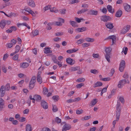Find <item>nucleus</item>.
<instances>
[{
	"label": "nucleus",
	"mask_w": 131,
	"mask_h": 131,
	"mask_svg": "<svg viewBox=\"0 0 131 131\" xmlns=\"http://www.w3.org/2000/svg\"><path fill=\"white\" fill-rule=\"evenodd\" d=\"M37 81L41 84L42 82V78L41 76H37Z\"/></svg>",
	"instance_id": "obj_35"
},
{
	"label": "nucleus",
	"mask_w": 131,
	"mask_h": 131,
	"mask_svg": "<svg viewBox=\"0 0 131 131\" xmlns=\"http://www.w3.org/2000/svg\"><path fill=\"white\" fill-rule=\"evenodd\" d=\"M105 25L107 28L109 29H112L113 28L114 26L113 24L110 23H106L105 24Z\"/></svg>",
	"instance_id": "obj_25"
},
{
	"label": "nucleus",
	"mask_w": 131,
	"mask_h": 131,
	"mask_svg": "<svg viewBox=\"0 0 131 131\" xmlns=\"http://www.w3.org/2000/svg\"><path fill=\"white\" fill-rule=\"evenodd\" d=\"M84 85V84L83 83H81L79 84H77L76 86L78 88H81L82 86H83Z\"/></svg>",
	"instance_id": "obj_48"
},
{
	"label": "nucleus",
	"mask_w": 131,
	"mask_h": 131,
	"mask_svg": "<svg viewBox=\"0 0 131 131\" xmlns=\"http://www.w3.org/2000/svg\"><path fill=\"white\" fill-rule=\"evenodd\" d=\"M5 86L2 85L0 89V96L1 97H3L5 95Z\"/></svg>",
	"instance_id": "obj_7"
},
{
	"label": "nucleus",
	"mask_w": 131,
	"mask_h": 131,
	"mask_svg": "<svg viewBox=\"0 0 131 131\" xmlns=\"http://www.w3.org/2000/svg\"><path fill=\"white\" fill-rule=\"evenodd\" d=\"M59 96L58 95H55L52 97V99L55 101H57L59 100Z\"/></svg>",
	"instance_id": "obj_45"
},
{
	"label": "nucleus",
	"mask_w": 131,
	"mask_h": 131,
	"mask_svg": "<svg viewBox=\"0 0 131 131\" xmlns=\"http://www.w3.org/2000/svg\"><path fill=\"white\" fill-rule=\"evenodd\" d=\"M102 85V83L100 81H98L94 84L93 86L94 88H95L98 86H101Z\"/></svg>",
	"instance_id": "obj_27"
},
{
	"label": "nucleus",
	"mask_w": 131,
	"mask_h": 131,
	"mask_svg": "<svg viewBox=\"0 0 131 131\" xmlns=\"http://www.w3.org/2000/svg\"><path fill=\"white\" fill-rule=\"evenodd\" d=\"M71 128V126L70 125L65 123L63 126L62 131H66L67 130H69Z\"/></svg>",
	"instance_id": "obj_10"
},
{
	"label": "nucleus",
	"mask_w": 131,
	"mask_h": 131,
	"mask_svg": "<svg viewBox=\"0 0 131 131\" xmlns=\"http://www.w3.org/2000/svg\"><path fill=\"white\" fill-rule=\"evenodd\" d=\"M110 54H106L105 57L106 59L109 62H110Z\"/></svg>",
	"instance_id": "obj_34"
},
{
	"label": "nucleus",
	"mask_w": 131,
	"mask_h": 131,
	"mask_svg": "<svg viewBox=\"0 0 131 131\" xmlns=\"http://www.w3.org/2000/svg\"><path fill=\"white\" fill-rule=\"evenodd\" d=\"M55 24L57 26H61L62 25V23L60 21H56L55 22Z\"/></svg>",
	"instance_id": "obj_56"
},
{
	"label": "nucleus",
	"mask_w": 131,
	"mask_h": 131,
	"mask_svg": "<svg viewBox=\"0 0 131 131\" xmlns=\"http://www.w3.org/2000/svg\"><path fill=\"white\" fill-rule=\"evenodd\" d=\"M56 9L55 7H53L52 8H51L50 7V10L51 12H54V13H57V12H58V10H55Z\"/></svg>",
	"instance_id": "obj_49"
},
{
	"label": "nucleus",
	"mask_w": 131,
	"mask_h": 131,
	"mask_svg": "<svg viewBox=\"0 0 131 131\" xmlns=\"http://www.w3.org/2000/svg\"><path fill=\"white\" fill-rule=\"evenodd\" d=\"M66 9H63L62 10H61L60 11V13L62 14H65V11Z\"/></svg>",
	"instance_id": "obj_60"
},
{
	"label": "nucleus",
	"mask_w": 131,
	"mask_h": 131,
	"mask_svg": "<svg viewBox=\"0 0 131 131\" xmlns=\"http://www.w3.org/2000/svg\"><path fill=\"white\" fill-rule=\"evenodd\" d=\"M123 77L124 78V79H128V73L127 72L125 73L124 74Z\"/></svg>",
	"instance_id": "obj_52"
},
{
	"label": "nucleus",
	"mask_w": 131,
	"mask_h": 131,
	"mask_svg": "<svg viewBox=\"0 0 131 131\" xmlns=\"http://www.w3.org/2000/svg\"><path fill=\"white\" fill-rule=\"evenodd\" d=\"M129 81L128 79H123L120 80L118 82L117 86L118 88H121L126 83H129Z\"/></svg>",
	"instance_id": "obj_1"
},
{
	"label": "nucleus",
	"mask_w": 131,
	"mask_h": 131,
	"mask_svg": "<svg viewBox=\"0 0 131 131\" xmlns=\"http://www.w3.org/2000/svg\"><path fill=\"white\" fill-rule=\"evenodd\" d=\"M53 108L52 111L54 112H55L58 110V109L56 106L55 105H52Z\"/></svg>",
	"instance_id": "obj_43"
},
{
	"label": "nucleus",
	"mask_w": 131,
	"mask_h": 131,
	"mask_svg": "<svg viewBox=\"0 0 131 131\" xmlns=\"http://www.w3.org/2000/svg\"><path fill=\"white\" fill-rule=\"evenodd\" d=\"M63 32H57L55 34V35L57 36L62 35L63 34Z\"/></svg>",
	"instance_id": "obj_58"
},
{
	"label": "nucleus",
	"mask_w": 131,
	"mask_h": 131,
	"mask_svg": "<svg viewBox=\"0 0 131 131\" xmlns=\"http://www.w3.org/2000/svg\"><path fill=\"white\" fill-rule=\"evenodd\" d=\"M116 37L114 35H112L108 36V39H111L112 40V45H113L115 43L114 42H115Z\"/></svg>",
	"instance_id": "obj_13"
},
{
	"label": "nucleus",
	"mask_w": 131,
	"mask_h": 131,
	"mask_svg": "<svg viewBox=\"0 0 131 131\" xmlns=\"http://www.w3.org/2000/svg\"><path fill=\"white\" fill-rule=\"evenodd\" d=\"M17 41L16 40L13 39L11 40V43H12L13 45H15Z\"/></svg>",
	"instance_id": "obj_55"
},
{
	"label": "nucleus",
	"mask_w": 131,
	"mask_h": 131,
	"mask_svg": "<svg viewBox=\"0 0 131 131\" xmlns=\"http://www.w3.org/2000/svg\"><path fill=\"white\" fill-rule=\"evenodd\" d=\"M55 122L58 124L61 123V120L58 117H56L55 118Z\"/></svg>",
	"instance_id": "obj_38"
},
{
	"label": "nucleus",
	"mask_w": 131,
	"mask_h": 131,
	"mask_svg": "<svg viewBox=\"0 0 131 131\" xmlns=\"http://www.w3.org/2000/svg\"><path fill=\"white\" fill-rule=\"evenodd\" d=\"M42 130L43 131H51L50 129L47 127L43 128Z\"/></svg>",
	"instance_id": "obj_64"
},
{
	"label": "nucleus",
	"mask_w": 131,
	"mask_h": 131,
	"mask_svg": "<svg viewBox=\"0 0 131 131\" xmlns=\"http://www.w3.org/2000/svg\"><path fill=\"white\" fill-rule=\"evenodd\" d=\"M111 78L109 77L107 78H104L102 79L101 80L103 81H108L110 80Z\"/></svg>",
	"instance_id": "obj_50"
},
{
	"label": "nucleus",
	"mask_w": 131,
	"mask_h": 131,
	"mask_svg": "<svg viewBox=\"0 0 131 131\" xmlns=\"http://www.w3.org/2000/svg\"><path fill=\"white\" fill-rule=\"evenodd\" d=\"M130 26L127 25L125 27H124L121 31V33L122 34H125L127 32L129 29Z\"/></svg>",
	"instance_id": "obj_6"
},
{
	"label": "nucleus",
	"mask_w": 131,
	"mask_h": 131,
	"mask_svg": "<svg viewBox=\"0 0 131 131\" xmlns=\"http://www.w3.org/2000/svg\"><path fill=\"white\" fill-rule=\"evenodd\" d=\"M34 97L35 99L37 101L39 102L41 100V96L39 95H35L34 96Z\"/></svg>",
	"instance_id": "obj_19"
},
{
	"label": "nucleus",
	"mask_w": 131,
	"mask_h": 131,
	"mask_svg": "<svg viewBox=\"0 0 131 131\" xmlns=\"http://www.w3.org/2000/svg\"><path fill=\"white\" fill-rule=\"evenodd\" d=\"M39 33V31L37 30H34L31 32V36L32 37H34L35 36L38 35Z\"/></svg>",
	"instance_id": "obj_15"
},
{
	"label": "nucleus",
	"mask_w": 131,
	"mask_h": 131,
	"mask_svg": "<svg viewBox=\"0 0 131 131\" xmlns=\"http://www.w3.org/2000/svg\"><path fill=\"white\" fill-rule=\"evenodd\" d=\"M19 55L16 54L14 55L13 57V59L15 60H17L18 59Z\"/></svg>",
	"instance_id": "obj_47"
},
{
	"label": "nucleus",
	"mask_w": 131,
	"mask_h": 131,
	"mask_svg": "<svg viewBox=\"0 0 131 131\" xmlns=\"http://www.w3.org/2000/svg\"><path fill=\"white\" fill-rule=\"evenodd\" d=\"M66 61L68 63L71 65H72L74 64V63L73 62V60L70 58L66 59Z\"/></svg>",
	"instance_id": "obj_17"
},
{
	"label": "nucleus",
	"mask_w": 131,
	"mask_h": 131,
	"mask_svg": "<svg viewBox=\"0 0 131 131\" xmlns=\"http://www.w3.org/2000/svg\"><path fill=\"white\" fill-rule=\"evenodd\" d=\"M52 59L53 62L55 63H57V61H58L56 59V57L55 56H53Z\"/></svg>",
	"instance_id": "obj_53"
},
{
	"label": "nucleus",
	"mask_w": 131,
	"mask_h": 131,
	"mask_svg": "<svg viewBox=\"0 0 131 131\" xmlns=\"http://www.w3.org/2000/svg\"><path fill=\"white\" fill-rule=\"evenodd\" d=\"M98 13L97 10H91L89 11V14L90 15H97Z\"/></svg>",
	"instance_id": "obj_12"
},
{
	"label": "nucleus",
	"mask_w": 131,
	"mask_h": 131,
	"mask_svg": "<svg viewBox=\"0 0 131 131\" xmlns=\"http://www.w3.org/2000/svg\"><path fill=\"white\" fill-rule=\"evenodd\" d=\"M92 56L94 58H97L99 57V55L98 53H94L93 54Z\"/></svg>",
	"instance_id": "obj_57"
},
{
	"label": "nucleus",
	"mask_w": 131,
	"mask_h": 131,
	"mask_svg": "<svg viewBox=\"0 0 131 131\" xmlns=\"http://www.w3.org/2000/svg\"><path fill=\"white\" fill-rule=\"evenodd\" d=\"M102 12L105 14H106L107 12V9L105 8H104L102 10Z\"/></svg>",
	"instance_id": "obj_62"
},
{
	"label": "nucleus",
	"mask_w": 131,
	"mask_h": 131,
	"mask_svg": "<svg viewBox=\"0 0 131 131\" xmlns=\"http://www.w3.org/2000/svg\"><path fill=\"white\" fill-rule=\"evenodd\" d=\"M84 41V40L83 39H81L78 40L76 42V43L78 44H81L83 43Z\"/></svg>",
	"instance_id": "obj_37"
},
{
	"label": "nucleus",
	"mask_w": 131,
	"mask_h": 131,
	"mask_svg": "<svg viewBox=\"0 0 131 131\" xmlns=\"http://www.w3.org/2000/svg\"><path fill=\"white\" fill-rule=\"evenodd\" d=\"M90 72L91 73L94 74H95L96 73H98L97 70L96 69L91 70L90 71Z\"/></svg>",
	"instance_id": "obj_59"
},
{
	"label": "nucleus",
	"mask_w": 131,
	"mask_h": 131,
	"mask_svg": "<svg viewBox=\"0 0 131 131\" xmlns=\"http://www.w3.org/2000/svg\"><path fill=\"white\" fill-rule=\"evenodd\" d=\"M4 20H2L0 22V27L2 29H3L6 25Z\"/></svg>",
	"instance_id": "obj_20"
},
{
	"label": "nucleus",
	"mask_w": 131,
	"mask_h": 131,
	"mask_svg": "<svg viewBox=\"0 0 131 131\" xmlns=\"http://www.w3.org/2000/svg\"><path fill=\"white\" fill-rule=\"evenodd\" d=\"M75 20L76 21H77L78 23H80L81 22V20H82V21H84L85 20L83 18H79L78 17H75Z\"/></svg>",
	"instance_id": "obj_36"
},
{
	"label": "nucleus",
	"mask_w": 131,
	"mask_h": 131,
	"mask_svg": "<svg viewBox=\"0 0 131 131\" xmlns=\"http://www.w3.org/2000/svg\"><path fill=\"white\" fill-rule=\"evenodd\" d=\"M24 10L25 11H26L27 12H28L29 13V12H30V11L32 10L30 8H28V7H26L25 8Z\"/></svg>",
	"instance_id": "obj_61"
},
{
	"label": "nucleus",
	"mask_w": 131,
	"mask_h": 131,
	"mask_svg": "<svg viewBox=\"0 0 131 131\" xmlns=\"http://www.w3.org/2000/svg\"><path fill=\"white\" fill-rule=\"evenodd\" d=\"M36 79L35 77H33L31 79L29 85V87L30 89H32L34 88L36 82Z\"/></svg>",
	"instance_id": "obj_2"
},
{
	"label": "nucleus",
	"mask_w": 131,
	"mask_h": 131,
	"mask_svg": "<svg viewBox=\"0 0 131 131\" xmlns=\"http://www.w3.org/2000/svg\"><path fill=\"white\" fill-rule=\"evenodd\" d=\"M51 48L50 47H45V50L44 51V53H51L52 52V51L48 50V49H50Z\"/></svg>",
	"instance_id": "obj_23"
},
{
	"label": "nucleus",
	"mask_w": 131,
	"mask_h": 131,
	"mask_svg": "<svg viewBox=\"0 0 131 131\" xmlns=\"http://www.w3.org/2000/svg\"><path fill=\"white\" fill-rule=\"evenodd\" d=\"M118 98L122 103L123 104L124 103V100L123 96H118Z\"/></svg>",
	"instance_id": "obj_32"
},
{
	"label": "nucleus",
	"mask_w": 131,
	"mask_h": 131,
	"mask_svg": "<svg viewBox=\"0 0 131 131\" xmlns=\"http://www.w3.org/2000/svg\"><path fill=\"white\" fill-rule=\"evenodd\" d=\"M48 92V89L46 87H44L43 88L42 92L43 94L45 95L46 94H47Z\"/></svg>",
	"instance_id": "obj_39"
},
{
	"label": "nucleus",
	"mask_w": 131,
	"mask_h": 131,
	"mask_svg": "<svg viewBox=\"0 0 131 131\" xmlns=\"http://www.w3.org/2000/svg\"><path fill=\"white\" fill-rule=\"evenodd\" d=\"M87 30V28L85 27H82L81 28H79L76 29L79 32H82Z\"/></svg>",
	"instance_id": "obj_18"
},
{
	"label": "nucleus",
	"mask_w": 131,
	"mask_h": 131,
	"mask_svg": "<svg viewBox=\"0 0 131 131\" xmlns=\"http://www.w3.org/2000/svg\"><path fill=\"white\" fill-rule=\"evenodd\" d=\"M125 61L124 60H122L119 64V70L121 72H122L125 67Z\"/></svg>",
	"instance_id": "obj_4"
},
{
	"label": "nucleus",
	"mask_w": 131,
	"mask_h": 131,
	"mask_svg": "<svg viewBox=\"0 0 131 131\" xmlns=\"http://www.w3.org/2000/svg\"><path fill=\"white\" fill-rule=\"evenodd\" d=\"M119 106L116 105V118L117 121H118L120 115L121 110L120 108H119Z\"/></svg>",
	"instance_id": "obj_3"
},
{
	"label": "nucleus",
	"mask_w": 131,
	"mask_h": 131,
	"mask_svg": "<svg viewBox=\"0 0 131 131\" xmlns=\"http://www.w3.org/2000/svg\"><path fill=\"white\" fill-rule=\"evenodd\" d=\"M8 56V54L6 53H5L3 59L4 60H5Z\"/></svg>",
	"instance_id": "obj_63"
},
{
	"label": "nucleus",
	"mask_w": 131,
	"mask_h": 131,
	"mask_svg": "<svg viewBox=\"0 0 131 131\" xmlns=\"http://www.w3.org/2000/svg\"><path fill=\"white\" fill-rule=\"evenodd\" d=\"M5 87L6 90L9 91L10 88V84L9 83H7Z\"/></svg>",
	"instance_id": "obj_42"
},
{
	"label": "nucleus",
	"mask_w": 131,
	"mask_h": 131,
	"mask_svg": "<svg viewBox=\"0 0 131 131\" xmlns=\"http://www.w3.org/2000/svg\"><path fill=\"white\" fill-rule=\"evenodd\" d=\"M51 6L50 5H48L47 6H46L44 8V9L45 11H46L50 9V8Z\"/></svg>",
	"instance_id": "obj_51"
},
{
	"label": "nucleus",
	"mask_w": 131,
	"mask_h": 131,
	"mask_svg": "<svg viewBox=\"0 0 131 131\" xmlns=\"http://www.w3.org/2000/svg\"><path fill=\"white\" fill-rule=\"evenodd\" d=\"M78 50V49H70L68 50L66 52L69 53H71L73 52H77Z\"/></svg>",
	"instance_id": "obj_26"
},
{
	"label": "nucleus",
	"mask_w": 131,
	"mask_h": 131,
	"mask_svg": "<svg viewBox=\"0 0 131 131\" xmlns=\"http://www.w3.org/2000/svg\"><path fill=\"white\" fill-rule=\"evenodd\" d=\"M122 12L121 10L119 9L116 13L115 16L118 17H121L122 14Z\"/></svg>",
	"instance_id": "obj_16"
},
{
	"label": "nucleus",
	"mask_w": 131,
	"mask_h": 131,
	"mask_svg": "<svg viewBox=\"0 0 131 131\" xmlns=\"http://www.w3.org/2000/svg\"><path fill=\"white\" fill-rule=\"evenodd\" d=\"M85 40L87 42H92L94 41L93 38H90L89 37H87L85 38Z\"/></svg>",
	"instance_id": "obj_33"
},
{
	"label": "nucleus",
	"mask_w": 131,
	"mask_h": 131,
	"mask_svg": "<svg viewBox=\"0 0 131 131\" xmlns=\"http://www.w3.org/2000/svg\"><path fill=\"white\" fill-rule=\"evenodd\" d=\"M29 65V64L27 62H23L22 63H20V67L23 68H27Z\"/></svg>",
	"instance_id": "obj_11"
},
{
	"label": "nucleus",
	"mask_w": 131,
	"mask_h": 131,
	"mask_svg": "<svg viewBox=\"0 0 131 131\" xmlns=\"http://www.w3.org/2000/svg\"><path fill=\"white\" fill-rule=\"evenodd\" d=\"M70 23L73 27H78L77 23L74 21L70 20L69 21Z\"/></svg>",
	"instance_id": "obj_28"
},
{
	"label": "nucleus",
	"mask_w": 131,
	"mask_h": 131,
	"mask_svg": "<svg viewBox=\"0 0 131 131\" xmlns=\"http://www.w3.org/2000/svg\"><path fill=\"white\" fill-rule=\"evenodd\" d=\"M41 106L44 109H46L48 108L47 103L44 100H42L41 103Z\"/></svg>",
	"instance_id": "obj_9"
},
{
	"label": "nucleus",
	"mask_w": 131,
	"mask_h": 131,
	"mask_svg": "<svg viewBox=\"0 0 131 131\" xmlns=\"http://www.w3.org/2000/svg\"><path fill=\"white\" fill-rule=\"evenodd\" d=\"M97 99H93L91 101V104L92 105H94L97 102Z\"/></svg>",
	"instance_id": "obj_31"
},
{
	"label": "nucleus",
	"mask_w": 131,
	"mask_h": 131,
	"mask_svg": "<svg viewBox=\"0 0 131 131\" xmlns=\"http://www.w3.org/2000/svg\"><path fill=\"white\" fill-rule=\"evenodd\" d=\"M107 8L108 11L110 13H113L114 12V9H112V7L111 5H108Z\"/></svg>",
	"instance_id": "obj_14"
},
{
	"label": "nucleus",
	"mask_w": 131,
	"mask_h": 131,
	"mask_svg": "<svg viewBox=\"0 0 131 131\" xmlns=\"http://www.w3.org/2000/svg\"><path fill=\"white\" fill-rule=\"evenodd\" d=\"M27 3L28 5L31 7H33L35 6L34 2L33 0H27Z\"/></svg>",
	"instance_id": "obj_8"
},
{
	"label": "nucleus",
	"mask_w": 131,
	"mask_h": 131,
	"mask_svg": "<svg viewBox=\"0 0 131 131\" xmlns=\"http://www.w3.org/2000/svg\"><path fill=\"white\" fill-rule=\"evenodd\" d=\"M80 69V67L76 66L74 67H71L70 68V70L71 71H74L79 70Z\"/></svg>",
	"instance_id": "obj_29"
},
{
	"label": "nucleus",
	"mask_w": 131,
	"mask_h": 131,
	"mask_svg": "<svg viewBox=\"0 0 131 131\" xmlns=\"http://www.w3.org/2000/svg\"><path fill=\"white\" fill-rule=\"evenodd\" d=\"M26 131H31L32 128L31 125L28 124L26 126Z\"/></svg>",
	"instance_id": "obj_22"
},
{
	"label": "nucleus",
	"mask_w": 131,
	"mask_h": 131,
	"mask_svg": "<svg viewBox=\"0 0 131 131\" xmlns=\"http://www.w3.org/2000/svg\"><path fill=\"white\" fill-rule=\"evenodd\" d=\"M106 54H111L112 49L110 47L106 48L105 49Z\"/></svg>",
	"instance_id": "obj_21"
},
{
	"label": "nucleus",
	"mask_w": 131,
	"mask_h": 131,
	"mask_svg": "<svg viewBox=\"0 0 131 131\" xmlns=\"http://www.w3.org/2000/svg\"><path fill=\"white\" fill-rule=\"evenodd\" d=\"M101 21L104 22H106L108 21H110L111 20V18L109 16L104 15L101 17Z\"/></svg>",
	"instance_id": "obj_5"
},
{
	"label": "nucleus",
	"mask_w": 131,
	"mask_h": 131,
	"mask_svg": "<svg viewBox=\"0 0 131 131\" xmlns=\"http://www.w3.org/2000/svg\"><path fill=\"white\" fill-rule=\"evenodd\" d=\"M83 111V110L82 109H80V110H76V113L77 114H80L82 113Z\"/></svg>",
	"instance_id": "obj_46"
},
{
	"label": "nucleus",
	"mask_w": 131,
	"mask_h": 131,
	"mask_svg": "<svg viewBox=\"0 0 131 131\" xmlns=\"http://www.w3.org/2000/svg\"><path fill=\"white\" fill-rule=\"evenodd\" d=\"M87 10L88 9L87 8L85 9H82L78 11L77 12V14H81L82 13H83L84 12H86Z\"/></svg>",
	"instance_id": "obj_30"
},
{
	"label": "nucleus",
	"mask_w": 131,
	"mask_h": 131,
	"mask_svg": "<svg viewBox=\"0 0 131 131\" xmlns=\"http://www.w3.org/2000/svg\"><path fill=\"white\" fill-rule=\"evenodd\" d=\"M69 2L70 4H73L75 3H78L79 2L78 0H69Z\"/></svg>",
	"instance_id": "obj_40"
},
{
	"label": "nucleus",
	"mask_w": 131,
	"mask_h": 131,
	"mask_svg": "<svg viewBox=\"0 0 131 131\" xmlns=\"http://www.w3.org/2000/svg\"><path fill=\"white\" fill-rule=\"evenodd\" d=\"M85 80V79L84 78H79L77 80V81L78 82H82L84 81Z\"/></svg>",
	"instance_id": "obj_44"
},
{
	"label": "nucleus",
	"mask_w": 131,
	"mask_h": 131,
	"mask_svg": "<svg viewBox=\"0 0 131 131\" xmlns=\"http://www.w3.org/2000/svg\"><path fill=\"white\" fill-rule=\"evenodd\" d=\"M124 9L125 10L128 12H129L130 11V6L128 4H126L125 6Z\"/></svg>",
	"instance_id": "obj_24"
},
{
	"label": "nucleus",
	"mask_w": 131,
	"mask_h": 131,
	"mask_svg": "<svg viewBox=\"0 0 131 131\" xmlns=\"http://www.w3.org/2000/svg\"><path fill=\"white\" fill-rule=\"evenodd\" d=\"M20 47L18 45H17L15 47V52L17 53V52H18L20 49Z\"/></svg>",
	"instance_id": "obj_41"
},
{
	"label": "nucleus",
	"mask_w": 131,
	"mask_h": 131,
	"mask_svg": "<svg viewBox=\"0 0 131 131\" xmlns=\"http://www.w3.org/2000/svg\"><path fill=\"white\" fill-rule=\"evenodd\" d=\"M82 46L83 47L85 48L88 47L90 46L89 43H85L82 44Z\"/></svg>",
	"instance_id": "obj_54"
}]
</instances>
